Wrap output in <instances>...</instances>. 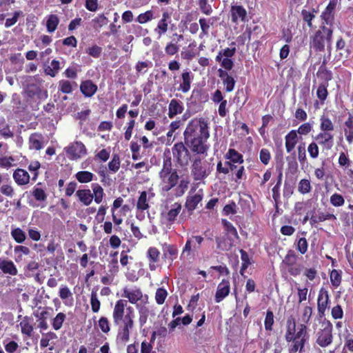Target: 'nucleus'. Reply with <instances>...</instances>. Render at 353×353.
<instances>
[{"instance_id": "obj_39", "label": "nucleus", "mask_w": 353, "mask_h": 353, "mask_svg": "<svg viewBox=\"0 0 353 353\" xmlns=\"http://www.w3.org/2000/svg\"><path fill=\"white\" fill-rule=\"evenodd\" d=\"M21 331L23 334L28 336H31L33 332V326L30 323V319L28 316H25L20 322Z\"/></svg>"}, {"instance_id": "obj_6", "label": "nucleus", "mask_w": 353, "mask_h": 353, "mask_svg": "<svg viewBox=\"0 0 353 353\" xmlns=\"http://www.w3.org/2000/svg\"><path fill=\"white\" fill-rule=\"evenodd\" d=\"M321 329L317 333L316 343L321 347H325L332 343L333 326L332 323L326 319L321 320Z\"/></svg>"}, {"instance_id": "obj_55", "label": "nucleus", "mask_w": 353, "mask_h": 353, "mask_svg": "<svg viewBox=\"0 0 353 353\" xmlns=\"http://www.w3.org/2000/svg\"><path fill=\"white\" fill-rule=\"evenodd\" d=\"M168 292L163 288H159L157 290L155 293V301L158 305L164 303L165 299L168 296Z\"/></svg>"}, {"instance_id": "obj_57", "label": "nucleus", "mask_w": 353, "mask_h": 353, "mask_svg": "<svg viewBox=\"0 0 353 353\" xmlns=\"http://www.w3.org/2000/svg\"><path fill=\"white\" fill-rule=\"evenodd\" d=\"M198 6L201 12L205 15H210L213 11L212 6L208 3V0H199Z\"/></svg>"}, {"instance_id": "obj_56", "label": "nucleus", "mask_w": 353, "mask_h": 353, "mask_svg": "<svg viewBox=\"0 0 353 353\" xmlns=\"http://www.w3.org/2000/svg\"><path fill=\"white\" fill-rule=\"evenodd\" d=\"M153 19H154L153 11L150 10H147L146 12H145L143 13H141L140 14H139L136 21L141 24H143V23H145L148 21L152 20Z\"/></svg>"}, {"instance_id": "obj_29", "label": "nucleus", "mask_w": 353, "mask_h": 353, "mask_svg": "<svg viewBox=\"0 0 353 353\" xmlns=\"http://www.w3.org/2000/svg\"><path fill=\"white\" fill-rule=\"evenodd\" d=\"M15 182L19 185H26L30 181L28 172L23 169L18 168L13 173Z\"/></svg>"}, {"instance_id": "obj_22", "label": "nucleus", "mask_w": 353, "mask_h": 353, "mask_svg": "<svg viewBox=\"0 0 353 353\" xmlns=\"http://www.w3.org/2000/svg\"><path fill=\"white\" fill-rule=\"evenodd\" d=\"M0 270L4 273L12 276L17 274L16 265L11 260L0 258Z\"/></svg>"}, {"instance_id": "obj_24", "label": "nucleus", "mask_w": 353, "mask_h": 353, "mask_svg": "<svg viewBox=\"0 0 353 353\" xmlns=\"http://www.w3.org/2000/svg\"><path fill=\"white\" fill-rule=\"evenodd\" d=\"M202 199L203 192L200 190L194 195L188 196L185 201V208L188 211H193Z\"/></svg>"}, {"instance_id": "obj_48", "label": "nucleus", "mask_w": 353, "mask_h": 353, "mask_svg": "<svg viewBox=\"0 0 353 353\" xmlns=\"http://www.w3.org/2000/svg\"><path fill=\"white\" fill-rule=\"evenodd\" d=\"M31 194L36 201L39 202H45L47 199V194L45 190L37 186L33 188Z\"/></svg>"}, {"instance_id": "obj_54", "label": "nucleus", "mask_w": 353, "mask_h": 353, "mask_svg": "<svg viewBox=\"0 0 353 353\" xmlns=\"http://www.w3.org/2000/svg\"><path fill=\"white\" fill-rule=\"evenodd\" d=\"M190 181L187 179H182L175 189V195L181 196L188 188Z\"/></svg>"}, {"instance_id": "obj_59", "label": "nucleus", "mask_w": 353, "mask_h": 353, "mask_svg": "<svg viewBox=\"0 0 353 353\" xmlns=\"http://www.w3.org/2000/svg\"><path fill=\"white\" fill-rule=\"evenodd\" d=\"M296 250L302 254H304L307 251L308 243L305 237L299 238L296 241Z\"/></svg>"}, {"instance_id": "obj_1", "label": "nucleus", "mask_w": 353, "mask_h": 353, "mask_svg": "<svg viewBox=\"0 0 353 353\" xmlns=\"http://www.w3.org/2000/svg\"><path fill=\"white\" fill-rule=\"evenodd\" d=\"M208 118L196 117L188 123L183 132L184 141L187 147L197 154L207 152L208 145L206 142L210 137Z\"/></svg>"}, {"instance_id": "obj_45", "label": "nucleus", "mask_w": 353, "mask_h": 353, "mask_svg": "<svg viewBox=\"0 0 353 353\" xmlns=\"http://www.w3.org/2000/svg\"><path fill=\"white\" fill-rule=\"evenodd\" d=\"M341 270H332L330 274V282L332 285L336 288H338L341 283L342 280V276H341Z\"/></svg>"}, {"instance_id": "obj_51", "label": "nucleus", "mask_w": 353, "mask_h": 353, "mask_svg": "<svg viewBox=\"0 0 353 353\" xmlns=\"http://www.w3.org/2000/svg\"><path fill=\"white\" fill-rule=\"evenodd\" d=\"M204 95L203 92L200 90H194L192 94L188 99V105H196L197 103H201L202 96Z\"/></svg>"}, {"instance_id": "obj_10", "label": "nucleus", "mask_w": 353, "mask_h": 353, "mask_svg": "<svg viewBox=\"0 0 353 353\" xmlns=\"http://www.w3.org/2000/svg\"><path fill=\"white\" fill-rule=\"evenodd\" d=\"M243 156H226L227 159L230 161H226L225 166H222L221 162L217 164V171L223 174H227L230 171H234V169L237 168V165H235L234 163H239L241 164L243 162Z\"/></svg>"}, {"instance_id": "obj_38", "label": "nucleus", "mask_w": 353, "mask_h": 353, "mask_svg": "<svg viewBox=\"0 0 353 353\" xmlns=\"http://www.w3.org/2000/svg\"><path fill=\"white\" fill-rule=\"evenodd\" d=\"M59 19L56 14H50L47 17L46 28L48 32H53L57 28Z\"/></svg>"}, {"instance_id": "obj_44", "label": "nucleus", "mask_w": 353, "mask_h": 353, "mask_svg": "<svg viewBox=\"0 0 353 353\" xmlns=\"http://www.w3.org/2000/svg\"><path fill=\"white\" fill-rule=\"evenodd\" d=\"M297 259L298 256L296 254L294 251L290 250L285 256L282 263L286 267L293 266V265L296 264Z\"/></svg>"}, {"instance_id": "obj_14", "label": "nucleus", "mask_w": 353, "mask_h": 353, "mask_svg": "<svg viewBox=\"0 0 353 353\" xmlns=\"http://www.w3.org/2000/svg\"><path fill=\"white\" fill-rule=\"evenodd\" d=\"M181 82L177 88L178 91L187 93L191 88V84L194 79V74L188 70H183L181 74Z\"/></svg>"}, {"instance_id": "obj_33", "label": "nucleus", "mask_w": 353, "mask_h": 353, "mask_svg": "<svg viewBox=\"0 0 353 353\" xmlns=\"http://www.w3.org/2000/svg\"><path fill=\"white\" fill-rule=\"evenodd\" d=\"M76 195L85 205H89L92 202L93 195L89 189L79 190Z\"/></svg>"}, {"instance_id": "obj_5", "label": "nucleus", "mask_w": 353, "mask_h": 353, "mask_svg": "<svg viewBox=\"0 0 353 353\" xmlns=\"http://www.w3.org/2000/svg\"><path fill=\"white\" fill-rule=\"evenodd\" d=\"M296 320L293 316L288 318L286 321V331L285 339L288 343L299 340L300 339H309L305 324H299L296 327Z\"/></svg>"}, {"instance_id": "obj_3", "label": "nucleus", "mask_w": 353, "mask_h": 353, "mask_svg": "<svg viewBox=\"0 0 353 353\" xmlns=\"http://www.w3.org/2000/svg\"><path fill=\"white\" fill-rule=\"evenodd\" d=\"M313 139L314 141L307 147L309 154H319V146L321 148L322 152H328L334 144V133L319 132Z\"/></svg>"}, {"instance_id": "obj_8", "label": "nucleus", "mask_w": 353, "mask_h": 353, "mask_svg": "<svg viewBox=\"0 0 353 353\" xmlns=\"http://www.w3.org/2000/svg\"><path fill=\"white\" fill-rule=\"evenodd\" d=\"M159 176L161 180L162 190L165 192H168L175 187L179 179L175 170L170 172H160Z\"/></svg>"}, {"instance_id": "obj_64", "label": "nucleus", "mask_w": 353, "mask_h": 353, "mask_svg": "<svg viewBox=\"0 0 353 353\" xmlns=\"http://www.w3.org/2000/svg\"><path fill=\"white\" fill-rule=\"evenodd\" d=\"M179 50V46L174 43L173 41L168 43L165 47V52L169 56H173Z\"/></svg>"}, {"instance_id": "obj_62", "label": "nucleus", "mask_w": 353, "mask_h": 353, "mask_svg": "<svg viewBox=\"0 0 353 353\" xmlns=\"http://www.w3.org/2000/svg\"><path fill=\"white\" fill-rule=\"evenodd\" d=\"M298 190L303 194L309 193L311 191L310 181L307 179H301L299 183Z\"/></svg>"}, {"instance_id": "obj_4", "label": "nucleus", "mask_w": 353, "mask_h": 353, "mask_svg": "<svg viewBox=\"0 0 353 353\" xmlns=\"http://www.w3.org/2000/svg\"><path fill=\"white\" fill-rule=\"evenodd\" d=\"M333 30L331 28L321 25L314 35L311 37L310 45L316 52H323L325 50L326 42L331 43Z\"/></svg>"}, {"instance_id": "obj_40", "label": "nucleus", "mask_w": 353, "mask_h": 353, "mask_svg": "<svg viewBox=\"0 0 353 353\" xmlns=\"http://www.w3.org/2000/svg\"><path fill=\"white\" fill-rule=\"evenodd\" d=\"M221 223L225 228V231L230 235L229 237H232L233 239H239V236L238 234L237 230L235 227L232 225V223L228 221L226 219H222Z\"/></svg>"}, {"instance_id": "obj_17", "label": "nucleus", "mask_w": 353, "mask_h": 353, "mask_svg": "<svg viewBox=\"0 0 353 353\" xmlns=\"http://www.w3.org/2000/svg\"><path fill=\"white\" fill-rule=\"evenodd\" d=\"M181 210V205L179 203H174L171 205V208L165 214H162V218L167 223L172 224Z\"/></svg>"}, {"instance_id": "obj_58", "label": "nucleus", "mask_w": 353, "mask_h": 353, "mask_svg": "<svg viewBox=\"0 0 353 353\" xmlns=\"http://www.w3.org/2000/svg\"><path fill=\"white\" fill-rule=\"evenodd\" d=\"M302 19L305 22L309 28H312V20L315 18V14L310 11L303 9L301 12Z\"/></svg>"}, {"instance_id": "obj_31", "label": "nucleus", "mask_w": 353, "mask_h": 353, "mask_svg": "<svg viewBox=\"0 0 353 353\" xmlns=\"http://www.w3.org/2000/svg\"><path fill=\"white\" fill-rule=\"evenodd\" d=\"M30 149L39 150L43 147V137L39 133H33L29 137Z\"/></svg>"}, {"instance_id": "obj_21", "label": "nucleus", "mask_w": 353, "mask_h": 353, "mask_svg": "<svg viewBox=\"0 0 353 353\" xmlns=\"http://www.w3.org/2000/svg\"><path fill=\"white\" fill-rule=\"evenodd\" d=\"M285 148L288 153H290L294 149L299 141L297 132L295 130H290L285 137Z\"/></svg>"}, {"instance_id": "obj_60", "label": "nucleus", "mask_w": 353, "mask_h": 353, "mask_svg": "<svg viewBox=\"0 0 353 353\" xmlns=\"http://www.w3.org/2000/svg\"><path fill=\"white\" fill-rule=\"evenodd\" d=\"M274 322V321L273 312L268 310L266 312V316L264 321L265 330L272 331Z\"/></svg>"}, {"instance_id": "obj_9", "label": "nucleus", "mask_w": 353, "mask_h": 353, "mask_svg": "<svg viewBox=\"0 0 353 353\" xmlns=\"http://www.w3.org/2000/svg\"><path fill=\"white\" fill-rule=\"evenodd\" d=\"M337 3L338 0L330 1L328 5L321 14V19L323 21L322 25L329 26V28H330L334 24Z\"/></svg>"}, {"instance_id": "obj_42", "label": "nucleus", "mask_w": 353, "mask_h": 353, "mask_svg": "<svg viewBox=\"0 0 353 353\" xmlns=\"http://www.w3.org/2000/svg\"><path fill=\"white\" fill-rule=\"evenodd\" d=\"M66 319V315L63 312H59L55 317L52 319V327L54 330H60Z\"/></svg>"}, {"instance_id": "obj_7", "label": "nucleus", "mask_w": 353, "mask_h": 353, "mask_svg": "<svg viewBox=\"0 0 353 353\" xmlns=\"http://www.w3.org/2000/svg\"><path fill=\"white\" fill-rule=\"evenodd\" d=\"M330 296L328 291L325 288H321L317 298V310L318 316L314 320V322L321 323L323 318L325 316V311L329 307ZM318 327L317 323H314L312 327L315 330Z\"/></svg>"}, {"instance_id": "obj_25", "label": "nucleus", "mask_w": 353, "mask_h": 353, "mask_svg": "<svg viewBox=\"0 0 353 353\" xmlns=\"http://www.w3.org/2000/svg\"><path fill=\"white\" fill-rule=\"evenodd\" d=\"M216 248L223 251L230 250L234 245V239L232 237L226 239L225 236H216Z\"/></svg>"}, {"instance_id": "obj_53", "label": "nucleus", "mask_w": 353, "mask_h": 353, "mask_svg": "<svg viewBox=\"0 0 353 353\" xmlns=\"http://www.w3.org/2000/svg\"><path fill=\"white\" fill-rule=\"evenodd\" d=\"M90 305L92 311L97 313L99 311L101 307V302L98 299L97 292L92 290L90 296Z\"/></svg>"}, {"instance_id": "obj_52", "label": "nucleus", "mask_w": 353, "mask_h": 353, "mask_svg": "<svg viewBox=\"0 0 353 353\" xmlns=\"http://www.w3.org/2000/svg\"><path fill=\"white\" fill-rule=\"evenodd\" d=\"M241 253V259L242 261V265L240 270V274L243 276L245 270L248 268V266L251 264L250 259L248 254L243 249L239 250Z\"/></svg>"}, {"instance_id": "obj_61", "label": "nucleus", "mask_w": 353, "mask_h": 353, "mask_svg": "<svg viewBox=\"0 0 353 353\" xmlns=\"http://www.w3.org/2000/svg\"><path fill=\"white\" fill-rule=\"evenodd\" d=\"M108 273L111 276H116L119 271V266L118 264V259H112L109 261L108 265Z\"/></svg>"}, {"instance_id": "obj_19", "label": "nucleus", "mask_w": 353, "mask_h": 353, "mask_svg": "<svg viewBox=\"0 0 353 353\" xmlns=\"http://www.w3.org/2000/svg\"><path fill=\"white\" fill-rule=\"evenodd\" d=\"M336 216L334 214L319 212L318 214H312L310 218V223L314 225L316 223L325 221H335Z\"/></svg>"}, {"instance_id": "obj_12", "label": "nucleus", "mask_w": 353, "mask_h": 353, "mask_svg": "<svg viewBox=\"0 0 353 353\" xmlns=\"http://www.w3.org/2000/svg\"><path fill=\"white\" fill-rule=\"evenodd\" d=\"M230 292V283L228 279H223L218 284L214 296L216 303H220L226 298Z\"/></svg>"}, {"instance_id": "obj_63", "label": "nucleus", "mask_w": 353, "mask_h": 353, "mask_svg": "<svg viewBox=\"0 0 353 353\" xmlns=\"http://www.w3.org/2000/svg\"><path fill=\"white\" fill-rule=\"evenodd\" d=\"M99 327L102 332L108 334L110 331V323L105 316L100 317L99 320Z\"/></svg>"}, {"instance_id": "obj_35", "label": "nucleus", "mask_w": 353, "mask_h": 353, "mask_svg": "<svg viewBox=\"0 0 353 353\" xmlns=\"http://www.w3.org/2000/svg\"><path fill=\"white\" fill-rule=\"evenodd\" d=\"M308 339H300L299 340H295L294 341H291L292 343L291 346L289 348L290 353H296L299 352V353H302L305 352V345Z\"/></svg>"}, {"instance_id": "obj_13", "label": "nucleus", "mask_w": 353, "mask_h": 353, "mask_svg": "<svg viewBox=\"0 0 353 353\" xmlns=\"http://www.w3.org/2000/svg\"><path fill=\"white\" fill-rule=\"evenodd\" d=\"M192 174L196 181L202 180L208 176L206 164H203L199 158L194 159Z\"/></svg>"}, {"instance_id": "obj_46", "label": "nucleus", "mask_w": 353, "mask_h": 353, "mask_svg": "<svg viewBox=\"0 0 353 353\" xmlns=\"http://www.w3.org/2000/svg\"><path fill=\"white\" fill-rule=\"evenodd\" d=\"M328 85L329 83H321L317 88L316 96L322 104L324 103L328 96Z\"/></svg>"}, {"instance_id": "obj_28", "label": "nucleus", "mask_w": 353, "mask_h": 353, "mask_svg": "<svg viewBox=\"0 0 353 353\" xmlns=\"http://www.w3.org/2000/svg\"><path fill=\"white\" fill-rule=\"evenodd\" d=\"M182 102L174 99H172L168 105V117L173 119L176 115L181 114L183 111Z\"/></svg>"}, {"instance_id": "obj_32", "label": "nucleus", "mask_w": 353, "mask_h": 353, "mask_svg": "<svg viewBox=\"0 0 353 353\" xmlns=\"http://www.w3.org/2000/svg\"><path fill=\"white\" fill-rule=\"evenodd\" d=\"M65 150L67 154H84L86 152L85 145L79 141L71 143Z\"/></svg>"}, {"instance_id": "obj_18", "label": "nucleus", "mask_w": 353, "mask_h": 353, "mask_svg": "<svg viewBox=\"0 0 353 353\" xmlns=\"http://www.w3.org/2000/svg\"><path fill=\"white\" fill-rule=\"evenodd\" d=\"M97 85L92 80L83 81L80 84V90L85 97H92L97 91Z\"/></svg>"}, {"instance_id": "obj_36", "label": "nucleus", "mask_w": 353, "mask_h": 353, "mask_svg": "<svg viewBox=\"0 0 353 353\" xmlns=\"http://www.w3.org/2000/svg\"><path fill=\"white\" fill-rule=\"evenodd\" d=\"M58 90L63 94H70L73 91V86L76 87V82H70L68 80L62 79L59 81Z\"/></svg>"}, {"instance_id": "obj_27", "label": "nucleus", "mask_w": 353, "mask_h": 353, "mask_svg": "<svg viewBox=\"0 0 353 353\" xmlns=\"http://www.w3.org/2000/svg\"><path fill=\"white\" fill-rule=\"evenodd\" d=\"M316 76L323 81L322 83H328L332 79V73L326 67V61L324 59L319 68Z\"/></svg>"}, {"instance_id": "obj_34", "label": "nucleus", "mask_w": 353, "mask_h": 353, "mask_svg": "<svg viewBox=\"0 0 353 353\" xmlns=\"http://www.w3.org/2000/svg\"><path fill=\"white\" fill-rule=\"evenodd\" d=\"M344 134L349 143L353 141V114L349 113V117L345 122Z\"/></svg>"}, {"instance_id": "obj_50", "label": "nucleus", "mask_w": 353, "mask_h": 353, "mask_svg": "<svg viewBox=\"0 0 353 353\" xmlns=\"http://www.w3.org/2000/svg\"><path fill=\"white\" fill-rule=\"evenodd\" d=\"M11 236L17 243H22L26 239V233L19 228L11 230Z\"/></svg>"}, {"instance_id": "obj_37", "label": "nucleus", "mask_w": 353, "mask_h": 353, "mask_svg": "<svg viewBox=\"0 0 353 353\" xmlns=\"http://www.w3.org/2000/svg\"><path fill=\"white\" fill-rule=\"evenodd\" d=\"M91 188L93 191L92 195L95 203L97 204L101 203L104 196V192L102 187L99 183H93L91 185Z\"/></svg>"}, {"instance_id": "obj_43", "label": "nucleus", "mask_w": 353, "mask_h": 353, "mask_svg": "<svg viewBox=\"0 0 353 353\" xmlns=\"http://www.w3.org/2000/svg\"><path fill=\"white\" fill-rule=\"evenodd\" d=\"M147 192L143 191L141 192L140 196L137 203V208L139 210L144 211L149 208V203L147 199Z\"/></svg>"}, {"instance_id": "obj_15", "label": "nucleus", "mask_w": 353, "mask_h": 353, "mask_svg": "<svg viewBox=\"0 0 353 353\" xmlns=\"http://www.w3.org/2000/svg\"><path fill=\"white\" fill-rule=\"evenodd\" d=\"M231 21L237 23L239 20L243 22L246 21L247 11L242 6H232L230 8Z\"/></svg>"}, {"instance_id": "obj_16", "label": "nucleus", "mask_w": 353, "mask_h": 353, "mask_svg": "<svg viewBox=\"0 0 353 353\" xmlns=\"http://www.w3.org/2000/svg\"><path fill=\"white\" fill-rule=\"evenodd\" d=\"M219 77L222 79L223 84L225 86V90L227 92H232L235 86L236 81L228 72L223 69L218 70Z\"/></svg>"}, {"instance_id": "obj_26", "label": "nucleus", "mask_w": 353, "mask_h": 353, "mask_svg": "<svg viewBox=\"0 0 353 353\" xmlns=\"http://www.w3.org/2000/svg\"><path fill=\"white\" fill-rule=\"evenodd\" d=\"M319 128L320 132H325L326 133H334L335 126L332 121L328 116L323 114L319 119Z\"/></svg>"}, {"instance_id": "obj_11", "label": "nucleus", "mask_w": 353, "mask_h": 353, "mask_svg": "<svg viewBox=\"0 0 353 353\" xmlns=\"http://www.w3.org/2000/svg\"><path fill=\"white\" fill-rule=\"evenodd\" d=\"M203 241L204 238L201 235H192L191 237L188 238L183 249V253H188L189 254L192 250H199Z\"/></svg>"}, {"instance_id": "obj_2", "label": "nucleus", "mask_w": 353, "mask_h": 353, "mask_svg": "<svg viewBox=\"0 0 353 353\" xmlns=\"http://www.w3.org/2000/svg\"><path fill=\"white\" fill-rule=\"evenodd\" d=\"M135 314L132 307L128 306V301L118 300L112 312L113 323L118 327L116 341L118 343L125 345L130 337L131 331L134 327Z\"/></svg>"}, {"instance_id": "obj_47", "label": "nucleus", "mask_w": 353, "mask_h": 353, "mask_svg": "<svg viewBox=\"0 0 353 353\" xmlns=\"http://www.w3.org/2000/svg\"><path fill=\"white\" fill-rule=\"evenodd\" d=\"M75 176L79 183H85L93 180L94 174L88 171H79Z\"/></svg>"}, {"instance_id": "obj_20", "label": "nucleus", "mask_w": 353, "mask_h": 353, "mask_svg": "<svg viewBox=\"0 0 353 353\" xmlns=\"http://www.w3.org/2000/svg\"><path fill=\"white\" fill-rule=\"evenodd\" d=\"M147 257L149 261V268L151 271L157 269V263L159 261L160 252L155 247H150L147 251Z\"/></svg>"}, {"instance_id": "obj_23", "label": "nucleus", "mask_w": 353, "mask_h": 353, "mask_svg": "<svg viewBox=\"0 0 353 353\" xmlns=\"http://www.w3.org/2000/svg\"><path fill=\"white\" fill-rule=\"evenodd\" d=\"M122 296L125 298H127L129 302L132 304H135L141 299L143 293L139 288H136L132 290L124 288Z\"/></svg>"}, {"instance_id": "obj_49", "label": "nucleus", "mask_w": 353, "mask_h": 353, "mask_svg": "<svg viewBox=\"0 0 353 353\" xmlns=\"http://www.w3.org/2000/svg\"><path fill=\"white\" fill-rule=\"evenodd\" d=\"M14 252L16 254L15 261L19 262L23 259V254L28 255L30 253V250L26 246L17 245L14 247Z\"/></svg>"}, {"instance_id": "obj_30", "label": "nucleus", "mask_w": 353, "mask_h": 353, "mask_svg": "<svg viewBox=\"0 0 353 353\" xmlns=\"http://www.w3.org/2000/svg\"><path fill=\"white\" fill-rule=\"evenodd\" d=\"M170 19V14L166 11L162 14V18L159 21L155 31L159 36L164 34L168 29V20Z\"/></svg>"}, {"instance_id": "obj_41", "label": "nucleus", "mask_w": 353, "mask_h": 353, "mask_svg": "<svg viewBox=\"0 0 353 353\" xmlns=\"http://www.w3.org/2000/svg\"><path fill=\"white\" fill-rule=\"evenodd\" d=\"M60 70V63L59 61L53 59L50 65L45 68V73L52 77H54Z\"/></svg>"}]
</instances>
